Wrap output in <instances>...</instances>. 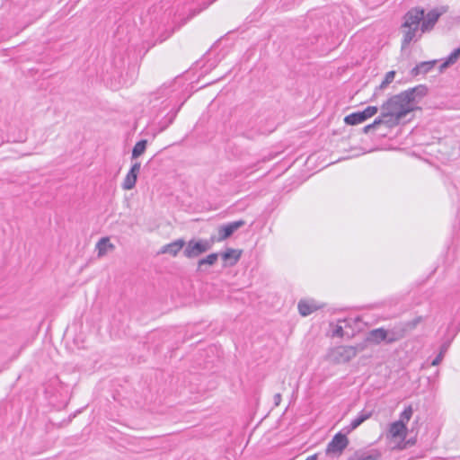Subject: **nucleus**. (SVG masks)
<instances>
[{
    "label": "nucleus",
    "mask_w": 460,
    "mask_h": 460,
    "mask_svg": "<svg viewBox=\"0 0 460 460\" xmlns=\"http://www.w3.org/2000/svg\"><path fill=\"white\" fill-rule=\"evenodd\" d=\"M366 121L364 116H363V113H361L360 111H357V112H353L351 114H349L347 115L345 118H344V122L347 124V125H358V124H360L362 122Z\"/></svg>",
    "instance_id": "nucleus-19"
},
{
    "label": "nucleus",
    "mask_w": 460,
    "mask_h": 460,
    "mask_svg": "<svg viewBox=\"0 0 460 460\" xmlns=\"http://www.w3.org/2000/svg\"><path fill=\"white\" fill-rule=\"evenodd\" d=\"M413 413V409L411 405L407 406L400 414V419L398 421H402L406 425V423L411 420Z\"/></svg>",
    "instance_id": "nucleus-26"
},
{
    "label": "nucleus",
    "mask_w": 460,
    "mask_h": 460,
    "mask_svg": "<svg viewBox=\"0 0 460 460\" xmlns=\"http://www.w3.org/2000/svg\"><path fill=\"white\" fill-rule=\"evenodd\" d=\"M221 257L226 262V265L234 266L241 257V251L229 248L225 252L221 253Z\"/></svg>",
    "instance_id": "nucleus-13"
},
{
    "label": "nucleus",
    "mask_w": 460,
    "mask_h": 460,
    "mask_svg": "<svg viewBox=\"0 0 460 460\" xmlns=\"http://www.w3.org/2000/svg\"><path fill=\"white\" fill-rule=\"evenodd\" d=\"M440 13L436 10L429 11L426 15L423 12V19L421 20L420 31L426 32L433 29L434 25L438 22Z\"/></svg>",
    "instance_id": "nucleus-9"
},
{
    "label": "nucleus",
    "mask_w": 460,
    "mask_h": 460,
    "mask_svg": "<svg viewBox=\"0 0 460 460\" xmlns=\"http://www.w3.org/2000/svg\"><path fill=\"white\" fill-rule=\"evenodd\" d=\"M273 402H274L275 406H279L281 402V394H276L273 397Z\"/></svg>",
    "instance_id": "nucleus-33"
},
{
    "label": "nucleus",
    "mask_w": 460,
    "mask_h": 460,
    "mask_svg": "<svg viewBox=\"0 0 460 460\" xmlns=\"http://www.w3.org/2000/svg\"><path fill=\"white\" fill-rule=\"evenodd\" d=\"M349 439L346 434L341 432L334 435L326 447L327 454H341L348 446Z\"/></svg>",
    "instance_id": "nucleus-7"
},
{
    "label": "nucleus",
    "mask_w": 460,
    "mask_h": 460,
    "mask_svg": "<svg viewBox=\"0 0 460 460\" xmlns=\"http://www.w3.org/2000/svg\"><path fill=\"white\" fill-rule=\"evenodd\" d=\"M395 72L394 71H389L386 73L384 80L380 84V85L376 89L374 95L376 96L378 94V91L383 90L388 86L389 84L393 82L394 79Z\"/></svg>",
    "instance_id": "nucleus-23"
},
{
    "label": "nucleus",
    "mask_w": 460,
    "mask_h": 460,
    "mask_svg": "<svg viewBox=\"0 0 460 460\" xmlns=\"http://www.w3.org/2000/svg\"><path fill=\"white\" fill-rule=\"evenodd\" d=\"M146 146H147V141L146 139H142V140L137 142L132 149L131 158L137 159V157L142 155L146 149Z\"/></svg>",
    "instance_id": "nucleus-21"
},
{
    "label": "nucleus",
    "mask_w": 460,
    "mask_h": 460,
    "mask_svg": "<svg viewBox=\"0 0 460 460\" xmlns=\"http://www.w3.org/2000/svg\"><path fill=\"white\" fill-rule=\"evenodd\" d=\"M358 349L354 346H340L330 352V358L335 363H347L356 357Z\"/></svg>",
    "instance_id": "nucleus-5"
},
{
    "label": "nucleus",
    "mask_w": 460,
    "mask_h": 460,
    "mask_svg": "<svg viewBox=\"0 0 460 460\" xmlns=\"http://www.w3.org/2000/svg\"><path fill=\"white\" fill-rule=\"evenodd\" d=\"M367 341L376 344H379L382 341L387 343L386 330L384 328L374 329L369 332Z\"/></svg>",
    "instance_id": "nucleus-12"
},
{
    "label": "nucleus",
    "mask_w": 460,
    "mask_h": 460,
    "mask_svg": "<svg viewBox=\"0 0 460 460\" xmlns=\"http://www.w3.org/2000/svg\"><path fill=\"white\" fill-rule=\"evenodd\" d=\"M460 58V48H457L452 51V53L445 59V61L440 65V70L448 67L449 66L455 64L458 58Z\"/></svg>",
    "instance_id": "nucleus-20"
},
{
    "label": "nucleus",
    "mask_w": 460,
    "mask_h": 460,
    "mask_svg": "<svg viewBox=\"0 0 460 460\" xmlns=\"http://www.w3.org/2000/svg\"><path fill=\"white\" fill-rule=\"evenodd\" d=\"M436 63V60L420 62L411 69V74L413 76L419 75L420 74H427L433 69Z\"/></svg>",
    "instance_id": "nucleus-15"
},
{
    "label": "nucleus",
    "mask_w": 460,
    "mask_h": 460,
    "mask_svg": "<svg viewBox=\"0 0 460 460\" xmlns=\"http://www.w3.org/2000/svg\"><path fill=\"white\" fill-rule=\"evenodd\" d=\"M233 234L229 226L227 224L222 225L218 227V238L217 241H224Z\"/></svg>",
    "instance_id": "nucleus-24"
},
{
    "label": "nucleus",
    "mask_w": 460,
    "mask_h": 460,
    "mask_svg": "<svg viewBox=\"0 0 460 460\" xmlns=\"http://www.w3.org/2000/svg\"><path fill=\"white\" fill-rule=\"evenodd\" d=\"M298 312L302 316H307L316 311L318 307L306 300H300L297 305Z\"/></svg>",
    "instance_id": "nucleus-17"
},
{
    "label": "nucleus",
    "mask_w": 460,
    "mask_h": 460,
    "mask_svg": "<svg viewBox=\"0 0 460 460\" xmlns=\"http://www.w3.org/2000/svg\"><path fill=\"white\" fill-rule=\"evenodd\" d=\"M227 225L229 226L232 233L234 234L236 230L243 226L245 225V222L243 220H237L230 222Z\"/></svg>",
    "instance_id": "nucleus-29"
},
{
    "label": "nucleus",
    "mask_w": 460,
    "mask_h": 460,
    "mask_svg": "<svg viewBox=\"0 0 460 460\" xmlns=\"http://www.w3.org/2000/svg\"><path fill=\"white\" fill-rule=\"evenodd\" d=\"M411 111V106L406 103L405 99L400 93L392 96L383 103L380 117L384 120V125L386 128H392L398 125L400 121Z\"/></svg>",
    "instance_id": "nucleus-1"
},
{
    "label": "nucleus",
    "mask_w": 460,
    "mask_h": 460,
    "mask_svg": "<svg viewBox=\"0 0 460 460\" xmlns=\"http://www.w3.org/2000/svg\"><path fill=\"white\" fill-rule=\"evenodd\" d=\"M215 0H210L208 3H204L203 6L199 8L198 10L194 9L190 13V16L188 19L194 17L196 14L199 13L202 10L206 9L210 4H212Z\"/></svg>",
    "instance_id": "nucleus-31"
},
{
    "label": "nucleus",
    "mask_w": 460,
    "mask_h": 460,
    "mask_svg": "<svg viewBox=\"0 0 460 460\" xmlns=\"http://www.w3.org/2000/svg\"><path fill=\"white\" fill-rule=\"evenodd\" d=\"M422 19V8H411L405 13L402 24L403 33L402 48H406L411 41H416L421 37L423 33L420 31Z\"/></svg>",
    "instance_id": "nucleus-2"
},
{
    "label": "nucleus",
    "mask_w": 460,
    "mask_h": 460,
    "mask_svg": "<svg viewBox=\"0 0 460 460\" xmlns=\"http://www.w3.org/2000/svg\"><path fill=\"white\" fill-rule=\"evenodd\" d=\"M95 248L98 252V257H102L108 251L114 250L115 245L110 242L109 237H102L97 242Z\"/></svg>",
    "instance_id": "nucleus-16"
},
{
    "label": "nucleus",
    "mask_w": 460,
    "mask_h": 460,
    "mask_svg": "<svg viewBox=\"0 0 460 460\" xmlns=\"http://www.w3.org/2000/svg\"><path fill=\"white\" fill-rule=\"evenodd\" d=\"M377 111H378L377 107L367 106L364 111H362L360 112L363 113V116H364L365 119L367 120V119H369V118L373 117L375 114H376Z\"/></svg>",
    "instance_id": "nucleus-28"
},
{
    "label": "nucleus",
    "mask_w": 460,
    "mask_h": 460,
    "mask_svg": "<svg viewBox=\"0 0 460 460\" xmlns=\"http://www.w3.org/2000/svg\"><path fill=\"white\" fill-rule=\"evenodd\" d=\"M409 106H411L412 111L417 109L418 103L421 99L427 95L428 88L424 84H419L415 87L409 88L401 93Z\"/></svg>",
    "instance_id": "nucleus-4"
},
{
    "label": "nucleus",
    "mask_w": 460,
    "mask_h": 460,
    "mask_svg": "<svg viewBox=\"0 0 460 460\" xmlns=\"http://www.w3.org/2000/svg\"><path fill=\"white\" fill-rule=\"evenodd\" d=\"M380 454L375 453V454H364L358 457L356 460H379Z\"/></svg>",
    "instance_id": "nucleus-30"
},
{
    "label": "nucleus",
    "mask_w": 460,
    "mask_h": 460,
    "mask_svg": "<svg viewBox=\"0 0 460 460\" xmlns=\"http://www.w3.org/2000/svg\"><path fill=\"white\" fill-rule=\"evenodd\" d=\"M177 113L178 110H170L164 118L159 122V131H164L173 122Z\"/></svg>",
    "instance_id": "nucleus-18"
},
{
    "label": "nucleus",
    "mask_w": 460,
    "mask_h": 460,
    "mask_svg": "<svg viewBox=\"0 0 460 460\" xmlns=\"http://www.w3.org/2000/svg\"><path fill=\"white\" fill-rule=\"evenodd\" d=\"M407 427L402 421H394L389 427V435L391 438H401L406 437Z\"/></svg>",
    "instance_id": "nucleus-11"
},
{
    "label": "nucleus",
    "mask_w": 460,
    "mask_h": 460,
    "mask_svg": "<svg viewBox=\"0 0 460 460\" xmlns=\"http://www.w3.org/2000/svg\"><path fill=\"white\" fill-rule=\"evenodd\" d=\"M343 333V328L341 325H336L335 329L332 331V336L342 337Z\"/></svg>",
    "instance_id": "nucleus-32"
},
{
    "label": "nucleus",
    "mask_w": 460,
    "mask_h": 460,
    "mask_svg": "<svg viewBox=\"0 0 460 460\" xmlns=\"http://www.w3.org/2000/svg\"><path fill=\"white\" fill-rule=\"evenodd\" d=\"M217 258H218V253H216V252L210 253L206 258H203L199 261V262H198L199 268L200 269L202 267V265H204V264L213 265L217 261Z\"/></svg>",
    "instance_id": "nucleus-25"
},
{
    "label": "nucleus",
    "mask_w": 460,
    "mask_h": 460,
    "mask_svg": "<svg viewBox=\"0 0 460 460\" xmlns=\"http://www.w3.org/2000/svg\"><path fill=\"white\" fill-rule=\"evenodd\" d=\"M316 458H317L316 455H313V456H308L306 460H316Z\"/></svg>",
    "instance_id": "nucleus-34"
},
{
    "label": "nucleus",
    "mask_w": 460,
    "mask_h": 460,
    "mask_svg": "<svg viewBox=\"0 0 460 460\" xmlns=\"http://www.w3.org/2000/svg\"><path fill=\"white\" fill-rule=\"evenodd\" d=\"M212 242L208 240L199 239L198 241L191 239L188 242L183 254L187 258H196L200 254L208 251L212 246Z\"/></svg>",
    "instance_id": "nucleus-3"
},
{
    "label": "nucleus",
    "mask_w": 460,
    "mask_h": 460,
    "mask_svg": "<svg viewBox=\"0 0 460 460\" xmlns=\"http://www.w3.org/2000/svg\"><path fill=\"white\" fill-rule=\"evenodd\" d=\"M450 346L449 341L444 342L439 349V353L436 356V358L431 361V366H438L441 363L444 358L445 354L447 353L448 348Z\"/></svg>",
    "instance_id": "nucleus-22"
},
{
    "label": "nucleus",
    "mask_w": 460,
    "mask_h": 460,
    "mask_svg": "<svg viewBox=\"0 0 460 460\" xmlns=\"http://www.w3.org/2000/svg\"><path fill=\"white\" fill-rule=\"evenodd\" d=\"M372 416L371 411L362 410L356 418H354L349 426L344 428L346 434L350 433L354 429H356L358 426H360L365 420H368Z\"/></svg>",
    "instance_id": "nucleus-10"
},
{
    "label": "nucleus",
    "mask_w": 460,
    "mask_h": 460,
    "mask_svg": "<svg viewBox=\"0 0 460 460\" xmlns=\"http://www.w3.org/2000/svg\"><path fill=\"white\" fill-rule=\"evenodd\" d=\"M141 164L136 162L132 164L130 170L128 172L122 182V188L126 190H132L137 182V175L140 172Z\"/></svg>",
    "instance_id": "nucleus-8"
},
{
    "label": "nucleus",
    "mask_w": 460,
    "mask_h": 460,
    "mask_svg": "<svg viewBox=\"0 0 460 460\" xmlns=\"http://www.w3.org/2000/svg\"><path fill=\"white\" fill-rule=\"evenodd\" d=\"M380 125H384V120L382 119V118L379 116L378 118H376L373 123L371 124H368L367 126H365L363 128V132L364 133H368L372 128H376L377 127H379Z\"/></svg>",
    "instance_id": "nucleus-27"
},
{
    "label": "nucleus",
    "mask_w": 460,
    "mask_h": 460,
    "mask_svg": "<svg viewBox=\"0 0 460 460\" xmlns=\"http://www.w3.org/2000/svg\"><path fill=\"white\" fill-rule=\"evenodd\" d=\"M185 242L182 239H178L171 243H168L162 247L161 253H168L172 256H176L178 252L184 246Z\"/></svg>",
    "instance_id": "nucleus-14"
},
{
    "label": "nucleus",
    "mask_w": 460,
    "mask_h": 460,
    "mask_svg": "<svg viewBox=\"0 0 460 460\" xmlns=\"http://www.w3.org/2000/svg\"><path fill=\"white\" fill-rule=\"evenodd\" d=\"M416 325V323L409 322L405 323H400L390 330H386L387 343H393L402 339L406 333L412 330Z\"/></svg>",
    "instance_id": "nucleus-6"
}]
</instances>
